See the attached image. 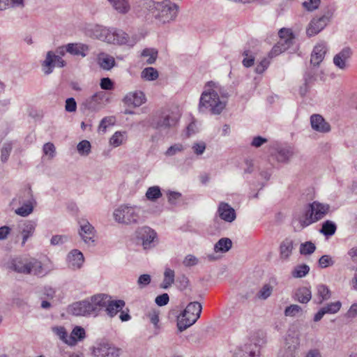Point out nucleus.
<instances>
[{"label":"nucleus","mask_w":357,"mask_h":357,"mask_svg":"<svg viewBox=\"0 0 357 357\" xmlns=\"http://www.w3.org/2000/svg\"><path fill=\"white\" fill-rule=\"evenodd\" d=\"M226 106V100H220L215 89H206L201 95L199 111L206 112L209 110L213 114H220Z\"/></svg>","instance_id":"f03ea898"},{"label":"nucleus","mask_w":357,"mask_h":357,"mask_svg":"<svg viewBox=\"0 0 357 357\" xmlns=\"http://www.w3.org/2000/svg\"><path fill=\"white\" fill-rule=\"evenodd\" d=\"M110 31L111 28L100 24H91L86 28V34L89 37L106 43L107 41H112Z\"/></svg>","instance_id":"9b49d317"},{"label":"nucleus","mask_w":357,"mask_h":357,"mask_svg":"<svg viewBox=\"0 0 357 357\" xmlns=\"http://www.w3.org/2000/svg\"><path fill=\"white\" fill-rule=\"evenodd\" d=\"M86 337V333L82 326H75L68 337L67 344L70 346L75 345L78 341L83 340Z\"/></svg>","instance_id":"2f4dec72"},{"label":"nucleus","mask_w":357,"mask_h":357,"mask_svg":"<svg viewBox=\"0 0 357 357\" xmlns=\"http://www.w3.org/2000/svg\"><path fill=\"white\" fill-rule=\"evenodd\" d=\"M300 345V339L298 335L289 333L285 338L284 352L282 355L287 357H296V351Z\"/></svg>","instance_id":"a211bd4d"},{"label":"nucleus","mask_w":357,"mask_h":357,"mask_svg":"<svg viewBox=\"0 0 357 357\" xmlns=\"http://www.w3.org/2000/svg\"><path fill=\"white\" fill-rule=\"evenodd\" d=\"M126 303L123 300H110L105 310L110 317H114L125 306Z\"/></svg>","instance_id":"473e14b6"},{"label":"nucleus","mask_w":357,"mask_h":357,"mask_svg":"<svg viewBox=\"0 0 357 357\" xmlns=\"http://www.w3.org/2000/svg\"><path fill=\"white\" fill-rule=\"evenodd\" d=\"M65 109L68 112H74L77 109V103L73 98H67L66 100Z\"/></svg>","instance_id":"69168bd1"},{"label":"nucleus","mask_w":357,"mask_h":357,"mask_svg":"<svg viewBox=\"0 0 357 357\" xmlns=\"http://www.w3.org/2000/svg\"><path fill=\"white\" fill-rule=\"evenodd\" d=\"M108 1L120 13H127L130 10V5L127 0H108Z\"/></svg>","instance_id":"4c0bfd02"},{"label":"nucleus","mask_w":357,"mask_h":357,"mask_svg":"<svg viewBox=\"0 0 357 357\" xmlns=\"http://www.w3.org/2000/svg\"><path fill=\"white\" fill-rule=\"evenodd\" d=\"M100 86L103 90H112L114 87V84L110 78L103 77L100 79Z\"/></svg>","instance_id":"052dcab7"},{"label":"nucleus","mask_w":357,"mask_h":357,"mask_svg":"<svg viewBox=\"0 0 357 357\" xmlns=\"http://www.w3.org/2000/svg\"><path fill=\"white\" fill-rule=\"evenodd\" d=\"M320 0H309L303 3V6L308 11H313L317 9L319 5Z\"/></svg>","instance_id":"338daca9"},{"label":"nucleus","mask_w":357,"mask_h":357,"mask_svg":"<svg viewBox=\"0 0 357 357\" xmlns=\"http://www.w3.org/2000/svg\"><path fill=\"white\" fill-rule=\"evenodd\" d=\"M36 227V223L32 220H26L19 225V231L22 236V246L24 245L29 238L33 236Z\"/></svg>","instance_id":"b1692460"},{"label":"nucleus","mask_w":357,"mask_h":357,"mask_svg":"<svg viewBox=\"0 0 357 357\" xmlns=\"http://www.w3.org/2000/svg\"><path fill=\"white\" fill-rule=\"evenodd\" d=\"M280 40L278 42L280 45L285 48V51L289 50L294 43L295 37L289 29L282 28L278 32Z\"/></svg>","instance_id":"a878e982"},{"label":"nucleus","mask_w":357,"mask_h":357,"mask_svg":"<svg viewBox=\"0 0 357 357\" xmlns=\"http://www.w3.org/2000/svg\"><path fill=\"white\" fill-rule=\"evenodd\" d=\"M217 213L219 217L225 222H232L236 218L235 210L227 203L220 202Z\"/></svg>","instance_id":"aec40b11"},{"label":"nucleus","mask_w":357,"mask_h":357,"mask_svg":"<svg viewBox=\"0 0 357 357\" xmlns=\"http://www.w3.org/2000/svg\"><path fill=\"white\" fill-rule=\"evenodd\" d=\"M167 197L169 203L175 205L177 201L181 197V194L178 192L168 191Z\"/></svg>","instance_id":"774afa93"},{"label":"nucleus","mask_w":357,"mask_h":357,"mask_svg":"<svg viewBox=\"0 0 357 357\" xmlns=\"http://www.w3.org/2000/svg\"><path fill=\"white\" fill-rule=\"evenodd\" d=\"M341 305L342 304L340 301H336L327 304L326 306H324L323 308L326 314H335L340 310Z\"/></svg>","instance_id":"603ef678"},{"label":"nucleus","mask_w":357,"mask_h":357,"mask_svg":"<svg viewBox=\"0 0 357 357\" xmlns=\"http://www.w3.org/2000/svg\"><path fill=\"white\" fill-rule=\"evenodd\" d=\"M66 51L74 56L85 57L89 51V46L83 43H68L66 45Z\"/></svg>","instance_id":"bb28decb"},{"label":"nucleus","mask_w":357,"mask_h":357,"mask_svg":"<svg viewBox=\"0 0 357 357\" xmlns=\"http://www.w3.org/2000/svg\"><path fill=\"white\" fill-rule=\"evenodd\" d=\"M270 61L268 58H264L255 68V72L258 74L263 73L268 67Z\"/></svg>","instance_id":"e2e57ef3"},{"label":"nucleus","mask_w":357,"mask_h":357,"mask_svg":"<svg viewBox=\"0 0 357 357\" xmlns=\"http://www.w3.org/2000/svg\"><path fill=\"white\" fill-rule=\"evenodd\" d=\"M68 238L65 235H55L53 236L50 240V243L52 245H60L67 242Z\"/></svg>","instance_id":"680f3d73"},{"label":"nucleus","mask_w":357,"mask_h":357,"mask_svg":"<svg viewBox=\"0 0 357 357\" xmlns=\"http://www.w3.org/2000/svg\"><path fill=\"white\" fill-rule=\"evenodd\" d=\"M140 208L122 205L114 211V220L119 223H137L140 219Z\"/></svg>","instance_id":"423d86ee"},{"label":"nucleus","mask_w":357,"mask_h":357,"mask_svg":"<svg viewBox=\"0 0 357 357\" xmlns=\"http://www.w3.org/2000/svg\"><path fill=\"white\" fill-rule=\"evenodd\" d=\"M294 154L293 149L289 146L277 149L275 158L279 162H287Z\"/></svg>","instance_id":"f704fd0d"},{"label":"nucleus","mask_w":357,"mask_h":357,"mask_svg":"<svg viewBox=\"0 0 357 357\" xmlns=\"http://www.w3.org/2000/svg\"><path fill=\"white\" fill-rule=\"evenodd\" d=\"M145 100V95L140 91L128 93L123 100L126 105L135 107L141 106Z\"/></svg>","instance_id":"4be33fe9"},{"label":"nucleus","mask_w":357,"mask_h":357,"mask_svg":"<svg viewBox=\"0 0 357 357\" xmlns=\"http://www.w3.org/2000/svg\"><path fill=\"white\" fill-rule=\"evenodd\" d=\"M301 312L302 308L298 305L292 304L285 308L284 313L286 317H295Z\"/></svg>","instance_id":"3c124183"},{"label":"nucleus","mask_w":357,"mask_h":357,"mask_svg":"<svg viewBox=\"0 0 357 357\" xmlns=\"http://www.w3.org/2000/svg\"><path fill=\"white\" fill-rule=\"evenodd\" d=\"M178 121V117L169 111L156 114L152 119L151 126L159 130H168L174 128Z\"/></svg>","instance_id":"0eeeda50"},{"label":"nucleus","mask_w":357,"mask_h":357,"mask_svg":"<svg viewBox=\"0 0 357 357\" xmlns=\"http://www.w3.org/2000/svg\"><path fill=\"white\" fill-rule=\"evenodd\" d=\"M312 298V293L310 288L303 287L298 289L294 296L295 301L301 303H307Z\"/></svg>","instance_id":"72a5a7b5"},{"label":"nucleus","mask_w":357,"mask_h":357,"mask_svg":"<svg viewBox=\"0 0 357 357\" xmlns=\"http://www.w3.org/2000/svg\"><path fill=\"white\" fill-rule=\"evenodd\" d=\"M232 246L231 241L228 238H220L214 245L215 252H226L229 251Z\"/></svg>","instance_id":"e433bc0d"},{"label":"nucleus","mask_w":357,"mask_h":357,"mask_svg":"<svg viewBox=\"0 0 357 357\" xmlns=\"http://www.w3.org/2000/svg\"><path fill=\"white\" fill-rule=\"evenodd\" d=\"M273 292V287L268 284H264L257 294V297L260 299H267Z\"/></svg>","instance_id":"09e8293b"},{"label":"nucleus","mask_w":357,"mask_h":357,"mask_svg":"<svg viewBox=\"0 0 357 357\" xmlns=\"http://www.w3.org/2000/svg\"><path fill=\"white\" fill-rule=\"evenodd\" d=\"M52 331L59 337V338L67 344L68 336L66 328L63 326H56L52 328Z\"/></svg>","instance_id":"4d7b16f0"},{"label":"nucleus","mask_w":357,"mask_h":357,"mask_svg":"<svg viewBox=\"0 0 357 357\" xmlns=\"http://www.w3.org/2000/svg\"><path fill=\"white\" fill-rule=\"evenodd\" d=\"M13 149L12 144L10 143H5L1 150V160L3 162H6L9 158V155Z\"/></svg>","instance_id":"864d4df0"},{"label":"nucleus","mask_w":357,"mask_h":357,"mask_svg":"<svg viewBox=\"0 0 357 357\" xmlns=\"http://www.w3.org/2000/svg\"><path fill=\"white\" fill-rule=\"evenodd\" d=\"M155 9L158 11L155 18L162 24H165L176 20L179 10V6L170 0H165L157 3Z\"/></svg>","instance_id":"39448f33"},{"label":"nucleus","mask_w":357,"mask_h":357,"mask_svg":"<svg viewBox=\"0 0 357 357\" xmlns=\"http://www.w3.org/2000/svg\"><path fill=\"white\" fill-rule=\"evenodd\" d=\"M316 250L315 245L311 241H307L301 243L300 246V253L303 255L312 254Z\"/></svg>","instance_id":"49530a36"},{"label":"nucleus","mask_w":357,"mask_h":357,"mask_svg":"<svg viewBox=\"0 0 357 357\" xmlns=\"http://www.w3.org/2000/svg\"><path fill=\"white\" fill-rule=\"evenodd\" d=\"M110 35L112 37V41H107V43L110 44L126 45L129 47H133L138 41V37L136 35L130 37L123 30L116 28H111Z\"/></svg>","instance_id":"9d476101"},{"label":"nucleus","mask_w":357,"mask_h":357,"mask_svg":"<svg viewBox=\"0 0 357 357\" xmlns=\"http://www.w3.org/2000/svg\"><path fill=\"white\" fill-rule=\"evenodd\" d=\"M317 294L314 298V302L317 304H321L324 301L328 300L331 296V292L328 287L323 284L317 286Z\"/></svg>","instance_id":"7c9ffc66"},{"label":"nucleus","mask_w":357,"mask_h":357,"mask_svg":"<svg viewBox=\"0 0 357 357\" xmlns=\"http://www.w3.org/2000/svg\"><path fill=\"white\" fill-rule=\"evenodd\" d=\"M327 50L328 48L325 43H320L315 45L311 54L310 63L314 66H319L324 60Z\"/></svg>","instance_id":"412c9836"},{"label":"nucleus","mask_w":357,"mask_h":357,"mask_svg":"<svg viewBox=\"0 0 357 357\" xmlns=\"http://www.w3.org/2000/svg\"><path fill=\"white\" fill-rule=\"evenodd\" d=\"M160 188L158 185L149 187L146 192V197L151 202H155L157 199L162 197Z\"/></svg>","instance_id":"ea45409f"},{"label":"nucleus","mask_w":357,"mask_h":357,"mask_svg":"<svg viewBox=\"0 0 357 357\" xmlns=\"http://www.w3.org/2000/svg\"><path fill=\"white\" fill-rule=\"evenodd\" d=\"M66 261L70 268L78 270L82 267L84 257L81 251L74 249L68 254Z\"/></svg>","instance_id":"6ab92c4d"},{"label":"nucleus","mask_w":357,"mask_h":357,"mask_svg":"<svg viewBox=\"0 0 357 357\" xmlns=\"http://www.w3.org/2000/svg\"><path fill=\"white\" fill-rule=\"evenodd\" d=\"M44 155H47L50 159H52L56 155V148L51 142L45 143L43 147Z\"/></svg>","instance_id":"6e6d98bb"},{"label":"nucleus","mask_w":357,"mask_h":357,"mask_svg":"<svg viewBox=\"0 0 357 357\" xmlns=\"http://www.w3.org/2000/svg\"><path fill=\"white\" fill-rule=\"evenodd\" d=\"M56 54L52 52H47L45 59L42 63V69L45 75H50L56 67Z\"/></svg>","instance_id":"c85d7f7f"},{"label":"nucleus","mask_w":357,"mask_h":357,"mask_svg":"<svg viewBox=\"0 0 357 357\" xmlns=\"http://www.w3.org/2000/svg\"><path fill=\"white\" fill-rule=\"evenodd\" d=\"M79 234L83 241L89 245L93 244L96 236L95 228L86 220H81L79 221Z\"/></svg>","instance_id":"ddd939ff"},{"label":"nucleus","mask_w":357,"mask_h":357,"mask_svg":"<svg viewBox=\"0 0 357 357\" xmlns=\"http://www.w3.org/2000/svg\"><path fill=\"white\" fill-rule=\"evenodd\" d=\"M10 6H23V0H0V10H3Z\"/></svg>","instance_id":"de8ad7c7"},{"label":"nucleus","mask_w":357,"mask_h":357,"mask_svg":"<svg viewBox=\"0 0 357 357\" xmlns=\"http://www.w3.org/2000/svg\"><path fill=\"white\" fill-rule=\"evenodd\" d=\"M9 271L22 275H32L43 278L49 273V271L43 266L38 259L26 256H17L12 258L7 264Z\"/></svg>","instance_id":"f257e3e1"},{"label":"nucleus","mask_w":357,"mask_h":357,"mask_svg":"<svg viewBox=\"0 0 357 357\" xmlns=\"http://www.w3.org/2000/svg\"><path fill=\"white\" fill-rule=\"evenodd\" d=\"M184 147L181 144H175L171 146L165 152L167 156H173L176 154L182 152Z\"/></svg>","instance_id":"13d9d810"},{"label":"nucleus","mask_w":357,"mask_h":357,"mask_svg":"<svg viewBox=\"0 0 357 357\" xmlns=\"http://www.w3.org/2000/svg\"><path fill=\"white\" fill-rule=\"evenodd\" d=\"M70 312L75 316H86L93 313V307L89 300H84L73 303L70 307Z\"/></svg>","instance_id":"f3484780"},{"label":"nucleus","mask_w":357,"mask_h":357,"mask_svg":"<svg viewBox=\"0 0 357 357\" xmlns=\"http://www.w3.org/2000/svg\"><path fill=\"white\" fill-rule=\"evenodd\" d=\"M353 55V50L349 47H344L333 56L334 65L342 70H345L349 67V61Z\"/></svg>","instance_id":"4468645a"},{"label":"nucleus","mask_w":357,"mask_h":357,"mask_svg":"<svg viewBox=\"0 0 357 357\" xmlns=\"http://www.w3.org/2000/svg\"><path fill=\"white\" fill-rule=\"evenodd\" d=\"M310 124L313 130L319 132H328L331 130L330 124L320 114H312L310 117Z\"/></svg>","instance_id":"5701e85b"},{"label":"nucleus","mask_w":357,"mask_h":357,"mask_svg":"<svg viewBox=\"0 0 357 357\" xmlns=\"http://www.w3.org/2000/svg\"><path fill=\"white\" fill-rule=\"evenodd\" d=\"M141 56L143 57H149L146 60V63L148 64H153L156 60L158 51L153 48H146L142 51Z\"/></svg>","instance_id":"37998d69"},{"label":"nucleus","mask_w":357,"mask_h":357,"mask_svg":"<svg viewBox=\"0 0 357 357\" xmlns=\"http://www.w3.org/2000/svg\"><path fill=\"white\" fill-rule=\"evenodd\" d=\"M27 194L29 197V199L21 207L15 210V213L22 217H26L31 214L36 203L30 188L27 190Z\"/></svg>","instance_id":"393cba45"},{"label":"nucleus","mask_w":357,"mask_h":357,"mask_svg":"<svg viewBox=\"0 0 357 357\" xmlns=\"http://www.w3.org/2000/svg\"><path fill=\"white\" fill-rule=\"evenodd\" d=\"M243 55L245 56L242 61L243 65L246 68H249L253 66L255 62V57L252 54H250V51H243Z\"/></svg>","instance_id":"bf43d9fd"},{"label":"nucleus","mask_w":357,"mask_h":357,"mask_svg":"<svg viewBox=\"0 0 357 357\" xmlns=\"http://www.w3.org/2000/svg\"><path fill=\"white\" fill-rule=\"evenodd\" d=\"M335 261L333 259L328 255H324L321 256L319 259V266L321 268H326L328 266H331L334 265Z\"/></svg>","instance_id":"5fc2aeb1"},{"label":"nucleus","mask_w":357,"mask_h":357,"mask_svg":"<svg viewBox=\"0 0 357 357\" xmlns=\"http://www.w3.org/2000/svg\"><path fill=\"white\" fill-rule=\"evenodd\" d=\"M115 123V119L113 116H107L103 118L99 125V132H105L108 126L114 125Z\"/></svg>","instance_id":"8fccbe9b"},{"label":"nucleus","mask_w":357,"mask_h":357,"mask_svg":"<svg viewBox=\"0 0 357 357\" xmlns=\"http://www.w3.org/2000/svg\"><path fill=\"white\" fill-rule=\"evenodd\" d=\"M126 133L125 132H116L110 138L109 143L114 147H117L122 144L126 139Z\"/></svg>","instance_id":"c03bdc74"},{"label":"nucleus","mask_w":357,"mask_h":357,"mask_svg":"<svg viewBox=\"0 0 357 357\" xmlns=\"http://www.w3.org/2000/svg\"><path fill=\"white\" fill-rule=\"evenodd\" d=\"M310 267L307 264L296 266L291 271V275L294 278H301L308 274Z\"/></svg>","instance_id":"a19ab883"},{"label":"nucleus","mask_w":357,"mask_h":357,"mask_svg":"<svg viewBox=\"0 0 357 357\" xmlns=\"http://www.w3.org/2000/svg\"><path fill=\"white\" fill-rule=\"evenodd\" d=\"M94 357H118L119 349L107 341L102 340L93 347Z\"/></svg>","instance_id":"f8f14e48"},{"label":"nucleus","mask_w":357,"mask_h":357,"mask_svg":"<svg viewBox=\"0 0 357 357\" xmlns=\"http://www.w3.org/2000/svg\"><path fill=\"white\" fill-rule=\"evenodd\" d=\"M91 144L87 140H82L81 141L77 146V149L78 153L81 155L86 156L88 155L91 152Z\"/></svg>","instance_id":"a18cd8bd"},{"label":"nucleus","mask_w":357,"mask_h":357,"mask_svg":"<svg viewBox=\"0 0 357 357\" xmlns=\"http://www.w3.org/2000/svg\"><path fill=\"white\" fill-rule=\"evenodd\" d=\"M259 349L256 343L248 342L236 347L233 357H259Z\"/></svg>","instance_id":"dca6fc26"},{"label":"nucleus","mask_w":357,"mask_h":357,"mask_svg":"<svg viewBox=\"0 0 357 357\" xmlns=\"http://www.w3.org/2000/svg\"><path fill=\"white\" fill-rule=\"evenodd\" d=\"M98 63L102 69L109 70L116 65V61L112 56L100 53L98 56Z\"/></svg>","instance_id":"c756f323"},{"label":"nucleus","mask_w":357,"mask_h":357,"mask_svg":"<svg viewBox=\"0 0 357 357\" xmlns=\"http://www.w3.org/2000/svg\"><path fill=\"white\" fill-rule=\"evenodd\" d=\"M135 236L144 250L153 248L158 243L157 233L149 227L138 228L135 231Z\"/></svg>","instance_id":"1a4fd4ad"},{"label":"nucleus","mask_w":357,"mask_h":357,"mask_svg":"<svg viewBox=\"0 0 357 357\" xmlns=\"http://www.w3.org/2000/svg\"><path fill=\"white\" fill-rule=\"evenodd\" d=\"M198 261L199 260L195 256L192 255H188L184 258L183 261V264L185 266L190 267L197 265L198 264Z\"/></svg>","instance_id":"0e129e2a"},{"label":"nucleus","mask_w":357,"mask_h":357,"mask_svg":"<svg viewBox=\"0 0 357 357\" xmlns=\"http://www.w3.org/2000/svg\"><path fill=\"white\" fill-rule=\"evenodd\" d=\"M111 297L107 294H98L91 298V305L93 307V312H97L103 307H107Z\"/></svg>","instance_id":"cd10ccee"},{"label":"nucleus","mask_w":357,"mask_h":357,"mask_svg":"<svg viewBox=\"0 0 357 357\" xmlns=\"http://www.w3.org/2000/svg\"><path fill=\"white\" fill-rule=\"evenodd\" d=\"M336 229L337 226L334 222L331 220H326L323 222L322 227L319 231L325 236H331L335 233Z\"/></svg>","instance_id":"58836bf2"},{"label":"nucleus","mask_w":357,"mask_h":357,"mask_svg":"<svg viewBox=\"0 0 357 357\" xmlns=\"http://www.w3.org/2000/svg\"><path fill=\"white\" fill-rule=\"evenodd\" d=\"M294 242L291 239L286 238L280 244V254L282 259H287L291 255L294 248Z\"/></svg>","instance_id":"c9c22d12"},{"label":"nucleus","mask_w":357,"mask_h":357,"mask_svg":"<svg viewBox=\"0 0 357 357\" xmlns=\"http://www.w3.org/2000/svg\"><path fill=\"white\" fill-rule=\"evenodd\" d=\"M105 100H107L106 93L104 91H98L86 98L83 102V105L89 110L97 111L102 107Z\"/></svg>","instance_id":"2eb2a0df"},{"label":"nucleus","mask_w":357,"mask_h":357,"mask_svg":"<svg viewBox=\"0 0 357 357\" xmlns=\"http://www.w3.org/2000/svg\"><path fill=\"white\" fill-rule=\"evenodd\" d=\"M334 10L328 8L321 16L311 20L306 29L308 37L314 36L321 32L331 21Z\"/></svg>","instance_id":"6e6552de"},{"label":"nucleus","mask_w":357,"mask_h":357,"mask_svg":"<svg viewBox=\"0 0 357 357\" xmlns=\"http://www.w3.org/2000/svg\"><path fill=\"white\" fill-rule=\"evenodd\" d=\"M330 210V205L314 201L307 206L304 213L298 219L301 227L304 228L322 219Z\"/></svg>","instance_id":"7ed1b4c3"},{"label":"nucleus","mask_w":357,"mask_h":357,"mask_svg":"<svg viewBox=\"0 0 357 357\" xmlns=\"http://www.w3.org/2000/svg\"><path fill=\"white\" fill-rule=\"evenodd\" d=\"M202 310V305L199 302L190 303L178 317L177 327L178 331L182 332L193 325L200 317Z\"/></svg>","instance_id":"20e7f679"},{"label":"nucleus","mask_w":357,"mask_h":357,"mask_svg":"<svg viewBox=\"0 0 357 357\" xmlns=\"http://www.w3.org/2000/svg\"><path fill=\"white\" fill-rule=\"evenodd\" d=\"M142 77L146 80L153 81L158 77V72L156 69L152 67L144 68L142 72Z\"/></svg>","instance_id":"79ce46f5"}]
</instances>
